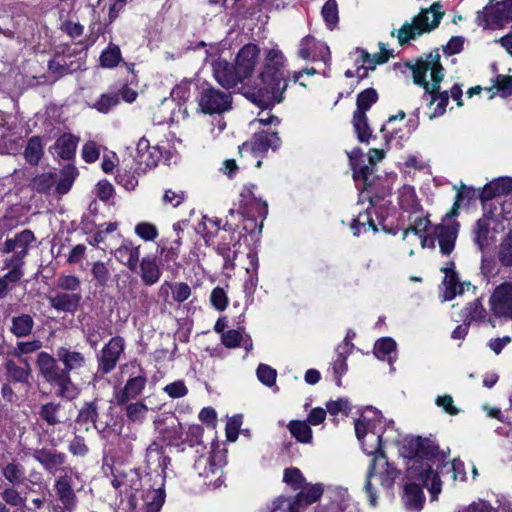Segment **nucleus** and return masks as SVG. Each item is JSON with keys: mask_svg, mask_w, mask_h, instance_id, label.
Here are the masks:
<instances>
[{"mask_svg": "<svg viewBox=\"0 0 512 512\" xmlns=\"http://www.w3.org/2000/svg\"><path fill=\"white\" fill-rule=\"evenodd\" d=\"M286 65L287 58L277 45L265 49L263 64L248 92V98L263 109L280 103L288 86L284 76Z\"/></svg>", "mask_w": 512, "mask_h": 512, "instance_id": "f257e3e1", "label": "nucleus"}, {"mask_svg": "<svg viewBox=\"0 0 512 512\" xmlns=\"http://www.w3.org/2000/svg\"><path fill=\"white\" fill-rule=\"evenodd\" d=\"M111 484L126 495L117 512H159L164 503L162 488L141 490V477L134 469L113 472Z\"/></svg>", "mask_w": 512, "mask_h": 512, "instance_id": "f03ea898", "label": "nucleus"}, {"mask_svg": "<svg viewBox=\"0 0 512 512\" xmlns=\"http://www.w3.org/2000/svg\"><path fill=\"white\" fill-rule=\"evenodd\" d=\"M410 447L414 451L407 463V476L412 481H419L430 491L432 499L436 500L441 492V482L432 469L438 457L437 445L429 440L417 437L411 439Z\"/></svg>", "mask_w": 512, "mask_h": 512, "instance_id": "7ed1b4c3", "label": "nucleus"}, {"mask_svg": "<svg viewBox=\"0 0 512 512\" xmlns=\"http://www.w3.org/2000/svg\"><path fill=\"white\" fill-rule=\"evenodd\" d=\"M355 433L367 455L376 456L381 451L383 443H398V435L392 427L382 421L381 412L374 408L365 409L361 416L355 420Z\"/></svg>", "mask_w": 512, "mask_h": 512, "instance_id": "20e7f679", "label": "nucleus"}, {"mask_svg": "<svg viewBox=\"0 0 512 512\" xmlns=\"http://www.w3.org/2000/svg\"><path fill=\"white\" fill-rule=\"evenodd\" d=\"M397 477L398 471L387 461L384 453H380L372 458L364 485V490L372 506H375L377 503L379 493L377 485L384 490H390Z\"/></svg>", "mask_w": 512, "mask_h": 512, "instance_id": "39448f33", "label": "nucleus"}, {"mask_svg": "<svg viewBox=\"0 0 512 512\" xmlns=\"http://www.w3.org/2000/svg\"><path fill=\"white\" fill-rule=\"evenodd\" d=\"M443 70L440 53L435 50L418 59L412 66L413 80L427 93H432L439 90L440 83L444 78Z\"/></svg>", "mask_w": 512, "mask_h": 512, "instance_id": "423d86ee", "label": "nucleus"}, {"mask_svg": "<svg viewBox=\"0 0 512 512\" xmlns=\"http://www.w3.org/2000/svg\"><path fill=\"white\" fill-rule=\"evenodd\" d=\"M440 9L441 4L436 2L432 4L430 8L421 10V12L413 18L412 23H404L397 32L399 43L404 45L416 36L424 32H430L432 29L436 28L443 16V12H441Z\"/></svg>", "mask_w": 512, "mask_h": 512, "instance_id": "0eeeda50", "label": "nucleus"}, {"mask_svg": "<svg viewBox=\"0 0 512 512\" xmlns=\"http://www.w3.org/2000/svg\"><path fill=\"white\" fill-rule=\"evenodd\" d=\"M323 491L324 488L320 483H306L293 500L281 497L274 501L271 512H300L299 506L302 504L307 506L316 502L322 496Z\"/></svg>", "mask_w": 512, "mask_h": 512, "instance_id": "6e6552de", "label": "nucleus"}, {"mask_svg": "<svg viewBox=\"0 0 512 512\" xmlns=\"http://www.w3.org/2000/svg\"><path fill=\"white\" fill-rule=\"evenodd\" d=\"M512 21V0H502L477 12L476 22L483 28L496 29Z\"/></svg>", "mask_w": 512, "mask_h": 512, "instance_id": "1a4fd4ad", "label": "nucleus"}, {"mask_svg": "<svg viewBox=\"0 0 512 512\" xmlns=\"http://www.w3.org/2000/svg\"><path fill=\"white\" fill-rule=\"evenodd\" d=\"M220 458L216 454L209 452L208 454L201 455L194 464V469L203 479L205 485L217 488L222 484V467Z\"/></svg>", "mask_w": 512, "mask_h": 512, "instance_id": "9d476101", "label": "nucleus"}, {"mask_svg": "<svg viewBox=\"0 0 512 512\" xmlns=\"http://www.w3.org/2000/svg\"><path fill=\"white\" fill-rule=\"evenodd\" d=\"M456 239V227L438 225L432 234H425L418 241H420L422 248H434L435 240H437L441 253L448 256L454 250Z\"/></svg>", "mask_w": 512, "mask_h": 512, "instance_id": "9b49d317", "label": "nucleus"}, {"mask_svg": "<svg viewBox=\"0 0 512 512\" xmlns=\"http://www.w3.org/2000/svg\"><path fill=\"white\" fill-rule=\"evenodd\" d=\"M155 430L169 445L178 446L183 438V427L174 413L166 412L154 420Z\"/></svg>", "mask_w": 512, "mask_h": 512, "instance_id": "f8f14e48", "label": "nucleus"}, {"mask_svg": "<svg viewBox=\"0 0 512 512\" xmlns=\"http://www.w3.org/2000/svg\"><path fill=\"white\" fill-rule=\"evenodd\" d=\"M257 187L254 184L245 185L240 192L241 214L248 218H265L268 213V205L256 194Z\"/></svg>", "mask_w": 512, "mask_h": 512, "instance_id": "ddd939ff", "label": "nucleus"}, {"mask_svg": "<svg viewBox=\"0 0 512 512\" xmlns=\"http://www.w3.org/2000/svg\"><path fill=\"white\" fill-rule=\"evenodd\" d=\"M231 95L214 88L204 89L199 97V107L205 114H221L231 108Z\"/></svg>", "mask_w": 512, "mask_h": 512, "instance_id": "4468645a", "label": "nucleus"}, {"mask_svg": "<svg viewBox=\"0 0 512 512\" xmlns=\"http://www.w3.org/2000/svg\"><path fill=\"white\" fill-rule=\"evenodd\" d=\"M35 241V235L31 230L25 229L14 235L12 238H7L3 244V253H12L8 260L12 263L24 262L23 259L28 254L30 246Z\"/></svg>", "mask_w": 512, "mask_h": 512, "instance_id": "2eb2a0df", "label": "nucleus"}, {"mask_svg": "<svg viewBox=\"0 0 512 512\" xmlns=\"http://www.w3.org/2000/svg\"><path fill=\"white\" fill-rule=\"evenodd\" d=\"M77 473L71 467H64L63 474L56 480L54 489L57 499L71 512L76 507V495L73 490L74 479Z\"/></svg>", "mask_w": 512, "mask_h": 512, "instance_id": "dca6fc26", "label": "nucleus"}, {"mask_svg": "<svg viewBox=\"0 0 512 512\" xmlns=\"http://www.w3.org/2000/svg\"><path fill=\"white\" fill-rule=\"evenodd\" d=\"M489 304L495 316L512 319V282L498 285L490 296Z\"/></svg>", "mask_w": 512, "mask_h": 512, "instance_id": "f3484780", "label": "nucleus"}, {"mask_svg": "<svg viewBox=\"0 0 512 512\" xmlns=\"http://www.w3.org/2000/svg\"><path fill=\"white\" fill-rule=\"evenodd\" d=\"M260 48L253 43L244 45L236 55V69L244 82L249 81L259 63Z\"/></svg>", "mask_w": 512, "mask_h": 512, "instance_id": "a211bd4d", "label": "nucleus"}, {"mask_svg": "<svg viewBox=\"0 0 512 512\" xmlns=\"http://www.w3.org/2000/svg\"><path fill=\"white\" fill-rule=\"evenodd\" d=\"M352 56L355 60V64L357 68L355 71L346 70L345 76L347 78L357 77L358 79H363L368 76L369 70H374L377 64H381L387 61L388 56L384 54L379 55H370L365 50L357 48Z\"/></svg>", "mask_w": 512, "mask_h": 512, "instance_id": "6ab92c4d", "label": "nucleus"}, {"mask_svg": "<svg viewBox=\"0 0 512 512\" xmlns=\"http://www.w3.org/2000/svg\"><path fill=\"white\" fill-rule=\"evenodd\" d=\"M298 56L304 60L322 61L327 64L330 60L329 47L312 36L304 37L299 44Z\"/></svg>", "mask_w": 512, "mask_h": 512, "instance_id": "aec40b11", "label": "nucleus"}, {"mask_svg": "<svg viewBox=\"0 0 512 512\" xmlns=\"http://www.w3.org/2000/svg\"><path fill=\"white\" fill-rule=\"evenodd\" d=\"M124 351V340L121 337L112 338L102 349L98 358V369L101 373L111 372Z\"/></svg>", "mask_w": 512, "mask_h": 512, "instance_id": "412c9836", "label": "nucleus"}, {"mask_svg": "<svg viewBox=\"0 0 512 512\" xmlns=\"http://www.w3.org/2000/svg\"><path fill=\"white\" fill-rule=\"evenodd\" d=\"M280 145V138L275 132H260L254 135L250 142H245L240 147V153L252 152L255 155H261L269 148L276 149Z\"/></svg>", "mask_w": 512, "mask_h": 512, "instance_id": "4be33fe9", "label": "nucleus"}, {"mask_svg": "<svg viewBox=\"0 0 512 512\" xmlns=\"http://www.w3.org/2000/svg\"><path fill=\"white\" fill-rule=\"evenodd\" d=\"M213 74L216 81L225 88H233L238 83H244L236 66L233 67L224 59H217L212 63Z\"/></svg>", "mask_w": 512, "mask_h": 512, "instance_id": "5701e85b", "label": "nucleus"}, {"mask_svg": "<svg viewBox=\"0 0 512 512\" xmlns=\"http://www.w3.org/2000/svg\"><path fill=\"white\" fill-rule=\"evenodd\" d=\"M33 457L51 474H55L57 472L63 473V468L66 467V455L54 449H36L33 452Z\"/></svg>", "mask_w": 512, "mask_h": 512, "instance_id": "b1692460", "label": "nucleus"}, {"mask_svg": "<svg viewBox=\"0 0 512 512\" xmlns=\"http://www.w3.org/2000/svg\"><path fill=\"white\" fill-rule=\"evenodd\" d=\"M39 415L50 426L65 424L71 420V411L66 406L55 402L43 404Z\"/></svg>", "mask_w": 512, "mask_h": 512, "instance_id": "393cba45", "label": "nucleus"}, {"mask_svg": "<svg viewBox=\"0 0 512 512\" xmlns=\"http://www.w3.org/2000/svg\"><path fill=\"white\" fill-rule=\"evenodd\" d=\"M113 255L122 265L131 271H135L140 259V246H135L131 240L125 239L114 250Z\"/></svg>", "mask_w": 512, "mask_h": 512, "instance_id": "a878e982", "label": "nucleus"}, {"mask_svg": "<svg viewBox=\"0 0 512 512\" xmlns=\"http://www.w3.org/2000/svg\"><path fill=\"white\" fill-rule=\"evenodd\" d=\"M182 246V237H172V238H163L158 244V252L161 256V261L164 266L167 268L170 267L171 264L176 265L177 263L180 249Z\"/></svg>", "mask_w": 512, "mask_h": 512, "instance_id": "bb28decb", "label": "nucleus"}, {"mask_svg": "<svg viewBox=\"0 0 512 512\" xmlns=\"http://www.w3.org/2000/svg\"><path fill=\"white\" fill-rule=\"evenodd\" d=\"M165 110H169L168 117H158L157 114L153 117V122L155 124H169V123H179L182 120H185L188 117L187 108L181 104L176 103L174 99L167 100L164 99L160 104L159 112H163Z\"/></svg>", "mask_w": 512, "mask_h": 512, "instance_id": "cd10ccee", "label": "nucleus"}, {"mask_svg": "<svg viewBox=\"0 0 512 512\" xmlns=\"http://www.w3.org/2000/svg\"><path fill=\"white\" fill-rule=\"evenodd\" d=\"M146 382V377L142 375L130 378L124 387L115 394L117 405L122 406L140 396L145 388Z\"/></svg>", "mask_w": 512, "mask_h": 512, "instance_id": "c85d7f7f", "label": "nucleus"}, {"mask_svg": "<svg viewBox=\"0 0 512 512\" xmlns=\"http://www.w3.org/2000/svg\"><path fill=\"white\" fill-rule=\"evenodd\" d=\"M445 273V277L443 280V300L448 301L453 299L455 296L464 293L465 290H469L471 288V284L469 282H459L457 275L450 267H445L441 269Z\"/></svg>", "mask_w": 512, "mask_h": 512, "instance_id": "c756f323", "label": "nucleus"}, {"mask_svg": "<svg viewBox=\"0 0 512 512\" xmlns=\"http://www.w3.org/2000/svg\"><path fill=\"white\" fill-rule=\"evenodd\" d=\"M37 367L44 379L51 383L64 373L57 363V360L47 352H41L37 356Z\"/></svg>", "mask_w": 512, "mask_h": 512, "instance_id": "7c9ffc66", "label": "nucleus"}, {"mask_svg": "<svg viewBox=\"0 0 512 512\" xmlns=\"http://www.w3.org/2000/svg\"><path fill=\"white\" fill-rule=\"evenodd\" d=\"M57 357L64 365L63 371H67L68 374H70L71 371L83 368L86 364V358L81 352L66 347L57 349Z\"/></svg>", "mask_w": 512, "mask_h": 512, "instance_id": "2f4dec72", "label": "nucleus"}, {"mask_svg": "<svg viewBox=\"0 0 512 512\" xmlns=\"http://www.w3.org/2000/svg\"><path fill=\"white\" fill-rule=\"evenodd\" d=\"M512 192V178L501 177L486 184L481 193L483 201L490 200L494 197L508 195Z\"/></svg>", "mask_w": 512, "mask_h": 512, "instance_id": "473e14b6", "label": "nucleus"}, {"mask_svg": "<svg viewBox=\"0 0 512 512\" xmlns=\"http://www.w3.org/2000/svg\"><path fill=\"white\" fill-rule=\"evenodd\" d=\"M140 277L142 282L147 286L156 284L161 277V269L155 257L145 256L140 262Z\"/></svg>", "mask_w": 512, "mask_h": 512, "instance_id": "72a5a7b5", "label": "nucleus"}, {"mask_svg": "<svg viewBox=\"0 0 512 512\" xmlns=\"http://www.w3.org/2000/svg\"><path fill=\"white\" fill-rule=\"evenodd\" d=\"M146 461L150 468L160 469L161 476L165 475V470L170 464V458L165 456L159 444L151 443L146 452Z\"/></svg>", "mask_w": 512, "mask_h": 512, "instance_id": "f704fd0d", "label": "nucleus"}, {"mask_svg": "<svg viewBox=\"0 0 512 512\" xmlns=\"http://www.w3.org/2000/svg\"><path fill=\"white\" fill-rule=\"evenodd\" d=\"M350 165L353 169V176L356 180L367 181L368 176L372 173L370 166L364 164L363 152L360 148H354L347 153Z\"/></svg>", "mask_w": 512, "mask_h": 512, "instance_id": "c9c22d12", "label": "nucleus"}, {"mask_svg": "<svg viewBox=\"0 0 512 512\" xmlns=\"http://www.w3.org/2000/svg\"><path fill=\"white\" fill-rule=\"evenodd\" d=\"M81 300V295L77 293H59L49 298L50 305L58 310L64 312H72L76 310Z\"/></svg>", "mask_w": 512, "mask_h": 512, "instance_id": "e433bc0d", "label": "nucleus"}, {"mask_svg": "<svg viewBox=\"0 0 512 512\" xmlns=\"http://www.w3.org/2000/svg\"><path fill=\"white\" fill-rule=\"evenodd\" d=\"M79 139L72 134H63L55 144V153L62 159H70L75 155Z\"/></svg>", "mask_w": 512, "mask_h": 512, "instance_id": "4c0bfd02", "label": "nucleus"}, {"mask_svg": "<svg viewBox=\"0 0 512 512\" xmlns=\"http://www.w3.org/2000/svg\"><path fill=\"white\" fill-rule=\"evenodd\" d=\"M50 384L58 388L57 395L61 398L72 400L79 394L78 388L72 382L70 374H68L67 371H64L57 380L52 381Z\"/></svg>", "mask_w": 512, "mask_h": 512, "instance_id": "58836bf2", "label": "nucleus"}, {"mask_svg": "<svg viewBox=\"0 0 512 512\" xmlns=\"http://www.w3.org/2000/svg\"><path fill=\"white\" fill-rule=\"evenodd\" d=\"M403 500L405 506L411 510H420L423 505L424 496L419 483H408L404 486Z\"/></svg>", "mask_w": 512, "mask_h": 512, "instance_id": "ea45409f", "label": "nucleus"}, {"mask_svg": "<svg viewBox=\"0 0 512 512\" xmlns=\"http://www.w3.org/2000/svg\"><path fill=\"white\" fill-rule=\"evenodd\" d=\"M396 342L390 337L379 339L374 346V354L380 360H387L390 365L396 360Z\"/></svg>", "mask_w": 512, "mask_h": 512, "instance_id": "a19ab883", "label": "nucleus"}, {"mask_svg": "<svg viewBox=\"0 0 512 512\" xmlns=\"http://www.w3.org/2000/svg\"><path fill=\"white\" fill-rule=\"evenodd\" d=\"M429 225L430 221L428 218L421 216L416 217L411 222L410 226L404 230L402 235L403 241H409L410 238H413L414 242H418V239L426 234Z\"/></svg>", "mask_w": 512, "mask_h": 512, "instance_id": "79ce46f5", "label": "nucleus"}, {"mask_svg": "<svg viewBox=\"0 0 512 512\" xmlns=\"http://www.w3.org/2000/svg\"><path fill=\"white\" fill-rule=\"evenodd\" d=\"M125 405V415L129 422L142 424L146 420L149 407L143 401L128 402Z\"/></svg>", "mask_w": 512, "mask_h": 512, "instance_id": "37998d69", "label": "nucleus"}, {"mask_svg": "<svg viewBox=\"0 0 512 512\" xmlns=\"http://www.w3.org/2000/svg\"><path fill=\"white\" fill-rule=\"evenodd\" d=\"M399 203L402 209L412 213L420 211L421 208L415 189L408 185L399 190Z\"/></svg>", "mask_w": 512, "mask_h": 512, "instance_id": "c03bdc74", "label": "nucleus"}, {"mask_svg": "<svg viewBox=\"0 0 512 512\" xmlns=\"http://www.w3.org/2000/svg\"><path fill=\"white\" fill-rule=\"evenodd\" d=\"M429 94L431 96L429 101V109L431 110L429 118L433 119L445 113L449 101V93L448 91L438 92L437 90Z\"/></svg>", "mask_w": 512, "mask_h": 512, "instance_id": "a18cd8bd", "label": "nucleus"}, {"mask_svg": "<svg viewBox=\"0 0 512 512\" xmlns=\"http://www.w3.org/2000/svg\"><path fill=\"white\" fill-rule=\"evenodd\" d=\"M137 153L141 162L147 166L155 165L160 157V153L156 147H151L146 138H141L137 143Z\"/></svg>", "mask_w": 512, "mask_h": 512, "instance_id": "49530a36", "label": "nucleus"}, {"mask_svg": "<svg viewBox=\"0 0 512 512\" xmlns=\"http://www.w3.org/2000/svg\"><path fill=\"white\" fill-rule=\"evenodd\" d=\"M33 326V318L28 314H22L12 318L11 332L17 337H25L31 333Z\"/></svg>", "mask_w": 512, "mask_h": 512, "instance_id": "de8ad7c7", "label": "nucleus"}, {"mask_svg": "<svg viewBox=\"0 0 512 512\" xmlns=\"http://www.w3.org/2000/svg\"><path fill=\"white\" fill-rule=\"evenodd\" d=\"M353 126L357 133L359 141L369 143L372 136L370 128L367 123L366 114L362 111H355L353 116Z\"/></svg>", "mask_w": 512, "mask_h": 512, "instance_id": "09e8293b", "label": "nucleus"}, {"mask_svg": "<svg viewBox=\"0 0 512 512\" xmlns=\"http://www.w3.org/2000/svg\"><path fill=\"white\" fill-rule=\"evenodd\" d=\"M485 318L486 310L478 299H475L463 310L462 319L464 323L470 324L472 321H484Z\"/></svg>", "mask_w": 512, "mask_h": 512, "instance_id": "8fccbe9b", "label": "nucleus"}, {"mask_svg": "<svg viewBox=\"0 0 512 512\" xmlns=\"http://www.w3.org/2000/svg\"><path fill=\"white\" fill-rule=\"evenodd\" d=\"M474 234V240L480 249H483L485 246H487L489 244L490 238V219L487 217L480 218L476 222Z\"/></svg>", "mask_w": 512, "mask_h": 512, "instance_id": "3c124183", "label": "nucleus"}, {"mask_svg": "<svg viewBox=\"0 0 512 512\" xmlns=\"http://www.w3.org/2000/svg\"><path fill=\"white\" fill-rule=\"evenodd\" d=\"M288 429L299 442L309 443L312 439V430L304 421H290Z\"/></svg>", "mask_w": 512, "mask_h": 512, "instance_id": "603ef678", "label": "nucleus"}, {"mask_svg": "<svg viewBox=\"0 0 512 512\" xmlns=\"http://www.w3.org/2000/svg\"><path fill=\"white\" fill-rule=\"evenodd\" d=\"M43 155V146L41 139L37 136L32 137L25 148V159L33 165L38 164Z\"/></svg>", "mask_w": 512, "mask_h": 512, "instance_id": "864d4df0", "label": "nucleus"}, {"mask_svg": "<svg viewBox=\"0 0 512 512\" xmlns=\"http://www.w3.org/2000/svg\"><path fill=\"white\" fill-rule=\"evenodd\" d=\"M283 481L293 490L304 488L307 483L302 472L295 467L286 468L284 470Z\"/></svg>", "mask_w": 512, "mask_h": 512, "instance_id": "5fc2aeb1", "label": "nucleus"}, {"mask_svg": "<svg viewBox=\"0 0 512 512\" xmlns=\"http://www.w3.org/2000/svg\"><path fill=\"white\" fill-rule=\"evenodd\" d=\"M134 233L146 242H153L159 236L158 228L151 222H139L135 225Z\"/></svg>", "mask_w": 512, "mask_h": 512, "instance_id": "6e6d98bb", "label": "nucleus"}, {"mask_svg": "<svg viewBox=\"0 0 512 512\" xmlns=\"http://www.w3.org/2000/svg\"><path fill=\"white\" fill-rule=\"evenodd\" d=\"M5 367L12 380L22 383L28 382L31 372L30 365L28 363H25V367H20L13 361H7Z\"/></svg>", "mask_w": 512, "mask_h": 512, "instance_id": "4d7b16f0", "label": "nucleus"}, {"mask_svg": "<svg viewBox=\"0 0 512 512\" xmlns=\"http://www.w3.org/2000/svg\"><path fill=\"white\" fill-rule=\"evenodd\" d=\"M121 60L120 48L116 45H110L100 55V64L105 68H113L118 65Z\"/></svg>", "mask_w": 512, "mask_h": 512, "instance_id": "13d9d810", "label": "nucleus"}, {"mask_svg": "<svg viewBox=\"0 0 512 512\" xmlns=\"http://www.w3.org/2000/svg\"><path fill=\"white\" fill-rule=\"evenodd\" d=\"M322 16L329 29H333L339 20L338 5L336 0H327L322 7Z\"/></svg>", "mask_w": 512, "mask_h": 512, "instance_id": "bf43d9fd", "label": "nucleus"}, {"mask_svg": "<svg viewBox=\"0 0 512 512\" xmlns=\"http://www.w3.org/2000/svg\"><path fill=\"white\" fill-rule=\"evenodd\" d=\"M378 94L373 88H368L357 97V110L366 113L367 110L377 101Z\"/></svg>", "mask_w": 512, "mask_h": 512, "instance_id": "052dcab7", "label": "nucleus"}, {"mask_svg": "<svg viewBox=\"0 0 512 512\" xmlns=\"http://www.w3.org/2000/svg\"><path fill=\"white\" fill-rule=\"evenodd\" d=\"M239 243L235 242L232 247H230L227 243H221L218 246V252L224 258V267L225 268H233L234 261L237 258Z\"/></svg>", "mask_w": 512, "mask_h": 512, "instance_id": "680f3d73", "label": "nucleus"}, {"mask_svg": "<svg viewBox=\"0 0 512 512\" xmlns=\"http://www.w3.org/2000/svg\"><path fill=\"white\" fill-rule=\"evenodd\" d=\"M186 199V193L183 190L165 189L162 197L163 205L178 207Z\"/></svg>", "mask_w": 512, "mask_h": 512, "instance_id": "e2e57ef3", "label": "nucleus"}, {"mask_svg": "<svg viewBox=\"0 0 512 512\" xmlns=\"http://www.w3.org/2000/svg\"><path fill=\"white\" fill-rule=\"evenodd\" d=\"M119 102L118 96L115 93L103 94L93 105L97 111L101 113H108Z\"/></svg>", "mask_w": 512, "mask_h": 512, "instance_id": "0e129e2a", "label": "nucleus"}, {"mask_svg": "<svg viewBox=\"0 0 512 512\" xmlns=\"http://www.w3.org/2000/svg\"><path fill=\"white\" fill-rule=\"evenodd\" d=\"M91 273L100 286H105L110 279V270L107 265L101 261L93 263Z\"/></svg>", "mask_w": 512, "mask_h": 512, "instance_id": "69168bd1", "label": "nucleus"}, {"mask_svg": "<svg viewBox=\"0 0 512 512\" xmlns=\"http://www.w3.org/2000/svg\"><path fill=\"white\" fill-rule=\"evenodd\" d=\"M56 285L62 290L74 292L79 290L81 282L75 275L61 274L57 278Z\"/></svg>", "mask_w": 512, "mask_h": 512, "instance_id": "338daca9", "label": "nucleus"}, {"mask_svg": "<svg viewBox=\"0 0 512 512\" xmlns=\"http://www.w3.org/2000/svg\"><path fill=\"white\" fill-rule=\"evenodd\" d=\"M499 259L506 266L512 265V230L501 244Z\"/></svg>", "mask_w": 512, "mask_h": 512, "instance_id": "774afa93", "label": "nucleus"}]
</instances>
